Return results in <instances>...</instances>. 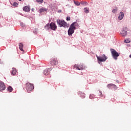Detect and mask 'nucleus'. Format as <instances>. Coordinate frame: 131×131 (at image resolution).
<instances>
[{"label":"nucleus","mask_w":131,"mask_h":131,"mask_svg":"<svg viewBox=\"0 0 131 131\" xmlns=\"http://www.w3.org/2000/svg\"><path fill=\"white\" fill-rule=\"evenodd\" d=\"M23 10L25 12H30V7H29V6H25L23 8Z\"/></svg>","instance_id":"f8f14e48"},{"label":"nucleus","mask_w":131,"mask_h":131,"mask_svg":"<svg viewBox=\"0 0 131 131\" xmlns=\"http://www.w3.org/2000/svg\"><path fill=\"white\" fill-rule=\"evenodd\" d=\"M70 19H71L70 17H67V21H70Z\"/></svg>","instance_id":"c85d7f7f"},{"label":"nucleus","mask_w":131,"mask_h":131,"mask_svg":"<svg viewBox=\"0 0 131 131\" xmlns=\"http://www.w3.org/2000/svg\"><path fill=\"white\" fill-rule=\"evenodd\" d=\"M13 91V88H12V86H9L8 88V92H9V93H11Z\"/></svg>","instance_id":"6ab92c4d"},{"label":"nucleus","mask_w":131,"mask_h":131,"mask_svg":"<svg viewBox=\"0 0 131 131\" xmlns=\"http://www.w3.org/2000/svg\"><path fill=\"white\" fill-rule=\"evenodd\" d=\"M96 57L97 58V61L98 64H101L102 62H106V60L108 59V57H107L105 54H103L101 56L96 55Z\"/></svg>","instance_id":"f03ea898"},{"label":"nucleus","mask_w":131,"mask_h":131,"mask_svg":"<svg viewBox=\"0 0 131 131\" xmlns=\"http://www.w3.org/2000/svg\"><path fill=\"white\" fill-rule=\"evenodd\" d=\"M19 2H21L22 0H18Z\"/></svg>","instance_id":"72a5a7b5"},{"label":"nucleus","mask_w":131,"mask_h":131,"mask_svg":"<svg viewBox=\"0 0 131 131\" xmlns=\"http://www.w3.org/2000/svg\"><path fill=\"white\" fill-rule=\"evenodd\" d=\"M121 34L122 36H126L127 35V28H123Z\"/></svg>","instance_id":"6e6552de"},{"label":"nucleus","mask_w":131,"mask_h":131,"mask_svg":"<svg viewBox=\"0 0 131 131\" xmlns=\"http://www.w3.org/2000/svg\"><path fill=\"white\" fill-rule=\"evenodd\" d=\"M24 45L23 44V43H19V49L21 51V52H24V50H23V47H24Z\"/></svg>","instance_id":"ddd939ff"},{"label":"nucleus","mask_w":131,"mask_h":131,"mask_svg":"<svg viewBox=\"0 0 131 131\" xmlns=\"http://www.w3.org/2000/svg\"><path fill=\"white\" fill-rule=\"evenodd\" d=\"M111 52L114 59H115V60H117V57H119V53L114 49H111Z\"/></svg>","instance_id":"20e7f679"},{"label":"nucleus","mask_w":131,"mask_h":131,"mask_svg":"<svg viewBox=\"0 0 131 131\" xmlns=\"http://www.w3.org/2000/svg\"><path fill=\"white\" fill-rule=\"evenodd\" d=\"M107 86L108 89H112V86H115V85L114 84H108Z\"/></svg>","instance_id":"a211bd4d"},{"label":"nucleus","mask_w":131,"mask_h":131,"mask_svg":"<svg viewBox=\"0 0 131 131\" xmlns=\"http://www.w3.org/2000/svg\"><path fill=\"white\" fill-rule=\"evenodd\" d=\"M74 3L76 6H80V3L78 2V1H74Z\"/></svg>","instance_id":"aec40b11"},{"label":"nucleus","mask_w":131,"mask_h":131,"mask_svg":"<svg viewBox=\"0 0 131 131\" xmlns=\"http://www.w3.org/2000/svg\"><path fill=\"white\" fill-rule=\"evenodd\" d=\"M112 89H114L115 90H117V86L115 85V86H112Z\"/></svg>","instance_id":"cd10ccee"},{"label":"nucleus","mask_w":131,"mask_h":131,"mask_svg":"<svg viewBox=\"0 0 131 131\" xmlns=\"http://www.w3.org/2000/svg\"><path fill=\"white\" fill-rule=\"evenodd\" d=\"M50 28L51 30H56L57 29V26L56 25V24L54 23H51L50 24Z\"/></svg>","instance_id":"0eeeda50"},{"label":"nucleus","mask_w":131,"mask_h":131,"mask_svg":"<svg viewBox=\"0 0 131 131\" xmlns=\"http://www.w3.org/2000/svg\"><path fill=\"white\" fill-rule=\"evenodd\" d=\"M84 96H85V94H83L82 98H84Z\"/></svg>","instance_id":"7c9ffc66"},{"label":"nucleus","mask_w":131,"mask_h":131,"mask_svg":"<svg viewBox=\"0 0 131 131\" xmlns=\"http://www.w3.org/2000/svg\"><path fill=\"white\" fill-rule=\"evenodd\" d=\"M84 13H89L90 11L89 10V8H85L84 9Z\"/></svg>","instance_id":"4be33fe9"},{"label":"nucleus","mask_w":131,"mask_h":131,"mask_svg":"<svg viewBox=\"0 0 131 131\" xmlns=\"http://www.w3.org/2000/svg\"><path fill=\"white\" fill-rule=\"evenodd\" d=\"M116 12H117V9H115L112 11L113 13H116Z\"/></svg>","instance_id":"bb28decb"},{"label":"nucleus","mask_w":131,"mask_h":131,"mask_svg":"<svg viewBox=\"0 0 131 131\" xmlns=\"http://www.w3.org/2000/svg\"><path fill=\"white\" fill-rule=\"evenodd\" d=\"M57 24L60 25V27H69V25L67 23L65 22L64 20H61L60 19H58L57 20Z\"/></svg>","instance_id":"7ed1b4c3"},{"label":"nucleus","mask_w":131,"mask_h":131,"mask_svg":"<svg viewBox=\"0 0 131 131\" xmlns=\"http://www.w3.org/2000/svg\"><path fill=\"white\" fill-rule=\"evenodd\" d=\"M52 68H49L48 69H46L43 72V74H45V75H49L50 74V72L51 71V70H52Z\"/></svg>","instance_id":"9d476101"},{"label":"nucleus","mask_w":131,"mask_h":131,"mask_svg":"<svg viewBox=\"0 0 131 131\" xmlns=\"http://www.w3.org/2000/svg\"><path fill=\"white\" fill-rule=\"evenodd\" d=\"M48 10L46 8H41V9H39V12L40 13H42L43 12H47Z\"/></svg>","instance_id":"dca6fc26"},{"label":"nucleus","mask_w":131,"mask_h":131,"mask_svg":"<svg viewBox=\"0 0 131 131\" xmlns=\"http://www.w3.org/2000/svg\"><path fill=\"white\" fill-rule=\"evenodd\" d=\"M99 97H103V95L102 94V92L101 91H99V94H98Z\"/></svg>","instance_id":"a878e982"},{"label":"nucleus","mask_w":131,"mask_h":131,"mask_svg":"<svg viewBox=\"0 0 131 131\" xmlns=\"http://www.w3.org/2000/svg\"><path fill=\"white\" fill-rule=\"evenodd\" d=\"M36 2L38 3V4H42V3H43V0H36Z\"/></svg>","instance_id":"5701e85b"},{"label":"nucleus","mask_w":131,"mask_h":131,"mask_svg":"<svg viewBox=\"0 0 131 131\" xmlns=\"http://www.w3.org/2000/svg\"><path fill=\"white\" fill-rule=\"evenodd\" d=\"M90 99H92V95H90Z\"/></svg>","instance_id":"2f4dec72"},{"label":"nucleus","mask_w":131,"mask_h":131,"mask_svg":"<svg viewBox=\"0 0 131 131\" xmlns=\"http://www.w3.org/2000/svg\"><path fill=\"white\" fill-rule=\"evenodd\" d=\"M74 68H75L77 70H83V66L82 64H75Z\"/></svg>","instance_id":"423d86ee"},{"label":"nucleus","mask_w":131,"mask_h":131,"mask_svg":"<svg viewBox=\"0 0 131 131\" xmlns=\"http://www.w3.org/2000/svg\"><path fill=\"white\" fill-rule=\"evenodd\" d=\"M6 88L4 82L0 81V91H4Z\"/></svg>","instance_id":"9b49d317"},{"label":"nucleus","mask_w":131,"mask_h":131,"mask_svg":"<svg viewBox=\"0 0 131 131\" xmlns=\"http://www.w3.org/2000/svg\"><path fill=\"white\" fill-rule=\"evenodd\" d=\"M26 89L27 92H31V91H33V89H34L33 84H31L30 83H27L26 85Z\"/></svg>","instance_id":"39448f33"},{"label":"nucleus","mask_w":131,"mask_h":131,"mask_svg":"<svg viewBox=\"0 0 131 131\" xmlns=\"http://www.w3.org/2000/svg\"><path fill=\"white\" fill-rule=\"evenodd\" d=\"M80 4H81V5H83L84 6H85V5H88V2H80Z\"/></svg>","instance_id":"393cba45"},{"label":"nucleus","mask_w":131,"mask_h":131,"mask_svg":"<svg viewBox=\"0 0 131 131\" xmlns=\"http://www.w3.org/2000/svg\"><path fill=\"white\" fill-rule=\"evenodd\" d=\"M50 64H51V65L53 66L54 65H57L58 64V60L57 59V58H52L50 62Z\"/></svg>","instance_id":"1a4fd4ad"},{"label":"nucleus","mask_w":131,"mask_h":131,"mask_svg":"<svg viewBox=\"0 0 131 131\" xmlns=\"http://www.w3.org/2000/svg\"><path fill=\"white\" fill-rule=\"evenodd\" d=\"M51 29V28L50 27V24H47L45 26V29H46V30H49V29Z\"/></svg>","instance_id":"f3484780"},{"label":"nucleus","mask_w":131,"mask_h":131,"mask_svg":"<svg viewBox=\"0 0 131 131\" xmlns=\"http://www.w3.org/2000/svg\"><path fill=\"white\" fill-rule=\"evenodd\" d=\"M77 25H78V24L77 22H74L71 25L68 31L69 35H72L74 33V30L76 29Z\"/></svg>","instance_id":"f257e3e1"},{"label":"nucleus","mask_w":131,"mask_h":131,"mask_svg":"<svg viewBox=\"0 0 131 131\" xmlns=\"http://www.w3.org/2000/svg\"><path fill=\"white\" fill-rule=\"evenodd\" d=\"M123 17H124V13H123V12H120L119 16L118 17L119 20H122V18H123Z\"/></svg>","instance_id":"4468645a"},{"label":"nucleus","mask_w":131,"mask_h":131,"mask_svg":"<svg viewBox=\"0 0 131 131\" xmlns=\"http://www.w3.org/2000/svg\"><path fill=\"white\" fill-rule=\"evenodd\" d=\"M17 73V70L15 68H13L12 71L11 72V74L12 75H15V74Z\"/></svg>","instance_id":"2eb2a0df"},{"label":"nucleus","mask_w":131,"mask_h":131,"mask_svg":"<svg viewBox=\"0 0 131 131\" xmlns=\"http://www.w3.org/2000/svg\"><path fill=\"white\" fill-rule=\"evenodd\" d=\"M58 13H61V12H62V10H59L58 11Z\"/></svg>","instance_id":"c756f323"},{"label":"nucleus","mask_w":131,"mask_h":131,"mask_svg":"<svg viewBox=\"0 0 131 131\" xmlns=\"http://www.w3.org/2000/svg\"><path fill=\"white\" fill-rule=\"evenodd\" d=\"M124 42H125V43H129V42H130V40L126 39L124 40Z\"/></svg>","instance_id":"412c9836"},{"label":"nucleus","mask_w":131,"mask_h":131,"mask_svg":"<svg viewBox=\"0 0 131 131\" xmlns=\"http://www.w3.org/2000/svg\"><path fill=\"white\" fill-rule=\"evenodd\" d=\"M12 6H13V7H17L18 6V3L14 2L13 3Z\"/></svg>","instance_id":"b1692460"},{"label":"nucleus","mask_w":131,"mask_h":131,"mask_svg":"<svg viewBox=\"0 0 131 131\" xmlns=\"http://www.w3.org/2000/svg\"><path fill=\"white\" fill-rule=\"evenodd\" d=\"M129 58H131V54L129 55Z\"/></svg>","instance_id":"473e14b6"}]
</instances>
